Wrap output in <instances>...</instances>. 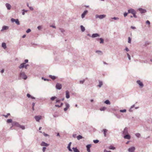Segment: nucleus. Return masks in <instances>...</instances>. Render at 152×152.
Wrapping results in <instances>:
<instances>
[{
  "label": "nucleus",
  "mask_w": 152,
  "mask_h": 152,
  "mask_svg": "<svg viewBox=\"0 0 152 152\" xmlns=\"http://www.w3.org/2000/svg\"><path fill=\"white\" fill-rule=\"evenodd\" d=\"M27 78V76L25 75V73L23 72H21L19 74V79H23L24 80H26Z\"/></svg>",
  "instance_id": "obj_1"
},
{
  "label": "nucleus",
  "mask_w": 152,
  "mask_h": 152,
  "mask_svg": "<svg viewBox=\"0 0 152 152\" xmlns=\"http://www.w3.org/2000/svg\"><path fill=\"white\" fill-rule=\"evenodd\" d=\"M12 126L19 127L22 129H25V126H24L20 125L18 123L16 122H14L12 123Z\"/></svg>",
  "instance_id": "obj_2"
},
{
  "label": "nucleus",
  "mask_w": 152,
  "mask_h": 152,
  "mask_svg": "<svg viewBox=\"0 0 152 152\" xmlns=\"http://www.w3.org/2000/svg\"><path fill=\"white\" fill-rule=\"evenodd\" d=\"M106 15L104 14L100 15H95V18H99L100 19H102L105 18L106 17Z\"/></svg>",
  "instance_id": "obj_3"
},
{
  "label": "nucleus",
  "mask_w": 152,
  "mask_h": 152,
  "mask_svg": "<svg viewBox=\"0 0 152 152\" xmlns=\"http://www.w3.org/2000/svg\"><path fill=\"white\" fill-rule=\"evenodd\" d=\"M56 89L60 90L62 86L61 84L58 83L56 84Z\"/></svg>",
  "instance_id": "obj_4"
},
{
  "label": "nucleus",
  "mask_w": 152,
  "mask_h": 152,
  "mask_svg": "<svg viewBox=\"0 0 152 152\" xmlns=\"http://www.w3.org/2000/svg\"><path fill=\"white\" fill-rule=\"evenodd\" d=\"M135 148L134 147H132L129 148L128 150L129 152H134Z\"/></svg>",
  "instance_id": "obj_5"
},
{
  "label": "nucleus",
  "mask_w": 152,
  "mask_h": 152,
  "mask_svg": "<svg viewBox=\"0 0 152 152\" xmlns=\"http://www.w3.org/2000/svg\"><path fill=\"white\" fill-rule=\"evenodd\" d=\"M137 83L139 85L140 87L141 88H142L143 87V84L142 83V82L140 81V80H137Z\"/></svg>",
  "instance_id": "obj_6"
},
{
  "label": "nucleus",
  "mask_w": 152,
  "mask_h": 152,
  "mask_svg": "<svg viewBox=\"0 0 152 152\" xmlns=\"http://www.w3.org/2000/svg\"><path fill=\"white\" fill-rule=\"evenodd\" d=\"M88 12V11L87 10H85L83 12V13L81 15V17L82 18H84L86 15L87 14V13Z\"/></svg>",
  "instance_id": "obj_7"
},
{
  "label": "nucleus",
  "mask_w": 152,
  "mask_h": 152,
  "mask_svg": "<svg viewBox=\"0 0 152 152\" xmlns=\"http://www.w3.org/2000/svg\"><path fill=\"white\" fill-rule=\"evenodd\" d=\"M35 118L37 121H39V120L41 118V116H36L35 117Z\"/></svg>",
  "instance_id": "obj_8"
},
{
  "label": "nucleus",
  "mask_w": 152,
  "mask_h": 152,
  "mask_svg": "<svg viewBox=\"0 0 152 152\" xmlns=\"http://www.w3.org/2000/svg\"><path fill=\"white\" fill-rule=\"evenodd\" d=\"M138 10L141 13H145L146 12V10L142 8H139Z\"/></svg>",
  "instance_id": "obj_9"
},
{
  "label": "nucleus",
  "mask_w": 152,
  "mask_h": 152,
  "mask_svg": "<svg viewBox=\"0 0 152 152\" xmlns=\"http://www.w3.org/2000/svg\"><path fill=\"white\" fill-rule=\"evenodd\" d=\"M65 105L66 107L64 109V111H66L69 107V105L67 103H65Z\"/></svg>",
  "instance_id": "obj_10"
},
{
  "label": "nucleus",
  "mask_w": 152,
  "mask_h": 152,
  "mask_svg": "<svg viewBox=\"0 0 152 152\" xmlns=\"http://www.w3.org/2000/svg\"><path fill=\"white\" fill-rule=\"evenodd\" d=\"M5 6L8 10H10L11 9V6L9 4L6 3Z\"/></svg>",
  "instance_id": "obj_11"
},
{
  "label": "nucleus",
  "mask_w": 152,
  "mask_h": 152,
  "mask_svg": "<svg viewBox=\"0 0 152 152\" xmlns=\"http://www.w3.org/2000/svg\"><path fill=\"white\" fill-rule=\"evenodd\" d=\"M99 35L97 33L93 34L91 36V37L92 38H95L98 37H99Z\"/></svg>",
  "instance_id": "obj_12"
},
{
  "label": "nucleus",
  "mask_w": 152,
  "mask_h": 152,
  "mask_svg": "<svg viewBox=\"0 0 152 152\" xmlns=\"http://www.w3.org/2000/svg\"><path fill=\"white\" fill-rule=\"evenodd\" d=\"M128 11V13H131L132 14L135 12L134 10L132 9H130Z\"/></svg>",
  "instance_id": "obj_13"
},
{
  "label": "nucleus",
  "mask_w": 152,
  "mask_h": 152,
  "mask_svg": "<svg viewBox=\"0 0 152 152\" xmlns=\"http://www.w3.org/2000/svg\"><path fill=\"white\" fill-rule=\"evenodd\" d=\"M9 28V27L7 26H4L2 28V29L1 30V31H3L4 30H6Z\"/></svg>",
  "instance_id": "obj_14"
},
{
  "label": "nucleus",
  "mask_w": 152,
  "mask_h": 152,
  "mask_svg": "<svg viewBox=\"0 0 152 152\" xmlns=\"http://www.w3.org/2000/svg\"><path fill=\"white\" fill-rule=\"evenodd\" d=\"M41 145L42 146H45L47 147L49 145V144L45 142H43L41 143Z\"/></svg>",
  "instance_id": "obj_15"
},
{
  "label": "nucleus",
  "mask_w": 152,
  "mask_h": 152,
  "mask_svg": "<svg viewBox=\"0 0 152 152\" xmlns=\"http://www.w3.org/2000/svg\"><path fill=\"white\" fill-rule=\"evenodd\" d=\"M91 147V144L88 145L86 146V148H87V151L88 152H90V148Z\"/></svg>",
  "instance_id": "obj_16"
},
{
  "label": "nucleus",
  "mask_w": 152,
  "mask_h": 152,
  "mask_svg": "<svg viewBox=\"0 0 152 152\" xmlns=\"http://www.w3.org/2000/svg\"><path fill=\"white\" fill-rule=\"evenodd\" d=\"M123 133L124 134H126L128 133V129L127 128H125L123 132Z\"/></svg>",
  "instance_id": "obj_17"
},
{
  "label": "nucleus",
  "mask_w": 152,
  "mask_h": 152,
  "mask_svg": "<svg viewBox=\"0 0 152 152\" xmlns=\"http://www.w3.org/2000/svg\"><path fill=\"white\" fill-rule=\"evenodd\" d=\"M130 136L129 135L126 134L125 136H124V138L125 139H130Z\"/></svg>",
  "instance_id": "obj_18"
},
{
  "label": "nucleus",
  "mask_w": 152,
  "mask_h": 152,
  "mask_svg": "<svg viewBox=\"0 0 152 152\" xmlns=\"http://www.w3.org/2000/svg\"><path fill=\"white\" fill-rule=\"evenodd\" d=\"M25 64V63H23L21 64L20 66H19V69H21L24 67Z\"/></svg>",
  "instance_id": "obj_19"
},
{
  "label": "nucleus",
  "mask_w": 152,
  "mask_h": 152,
  "mask_svg": "<svg viewBox=\"0 0 152 152\" xmlns=\"http://www.w3.org/2000/svg\"><path fill=\"white\" fill-rule=\"evenodd\" d=\"M97 40H100V44H103V43H104V39H102V38H98L97 39Z\"/></svg>",
  "instance_id": "obj_20"
},
{
  "label": "nucleus",
  "mask_w": 152,
  "mask_h": 152,
  "mask_svg": "<svg viewBox=\"0 0 152 152\" xmlns=\"http://www.w3.org/2000/svg\"><path fill=\"white\" fill-rule=\"evenodd\" d=\"M71 142H70L69 143V144L68 145V146L67 147V148L68 149L69 151H72V150L70 148V147L71 145Z\"/></svg>",
  "instance_id": "obj_21"
},
{
  "label": "nucleus",
  "mask_w": 152,
  "mask_h": 152,
  "mask_svg": "<svg viewBox=\"0 0 152 152\" xmlns=\"http://www.w3.org/2000/svg\"><path fill=\"white\" fill-rule=\"evenodd\" d=\"M99 85H98V86L99 88H100L102 86V85L103 83L102 82V81H99Z\"/></svg>",
  "instance_id": "obj_22"
},
{
  "label": "nucleus",
  "mask_w": 152,
  "mask_h": 152,
  "mask_svg": "<svg viewBox=\"0 0 152 152\" xmlns=\"http://www.w3.org/2000/svg\"><path fill=\"white\" fill-rule=\"evenodd\" d=\"M103 132H104V136L105 137H106V133L107 132V130L106 129H104L103 130Z\"/></svg>",
  "instance_id": "obj_23"
},
{
  "label": "nucleus",
  "mask_w": 152,
  "mask_h": 152,
  "mask_svg": "<svg viewBox=\"0 0 152 152\" xmlns=\"http://www.w3.org/2000/svg\"><path fill=\"white\" fill-rule=\"evenodd\" d=\"M80 28H81V31L82 32H84L85 31V28L83 26L81 25L80 26Z\"/></svg>",
  "instance_id": "obj_24"
},
{
  "label": "nucleus",
  "mask_w": 152,
  "mask_h": 152,
  "mask_svg": "<svg viewBox=\"0 0 152 152\" xmlns=\"http://www.w3.org/2000/svg\"><path fill=\"white\" fill-rule=\"evenodd\" d=\"M2 47H3L4 49H6V43L4 42L2 43Z\"/></svg>",
  "instance_id": "obj_25"
},
{
  "label": "nucleus",
  "mask_w": 152,
  "mask_h": 152,
  "mask_svg": "<svg viewBox=\"0 0 152 152\" xmlns=\"http://www.w3.org/2000/svg\"><path fill=\"white\" fill-rule=\"evenodd\" d=\"M49 77L53 80H54L56 79V77L54 76L50 75Z\"/></svg>",
  "instance_id": "obj_26"
},
{
  "label": "nucleus",
  "mask_w": 152,
  "mask_h": 152,
  "mask_svg": "<svg viewBox=\"0 0 152 152\" xmlns=\"http://www.w3.org/2000/svg\"><path fill=\"white\" fill-rule=\"evenodd\" d=\"M72 149L74 152H80L76 148H73Z\"/></svg>",
  "instance_id": "obj_27"
},
{
  "label": "nucleus",
  "mask_w": 152,
  "mask_h": 152,
  "mask_svg": "<svg viewBox=\"0 0 152 152\" xmlns=\"http://www.w3.org/2000/svg\"><path fill=\"white\" fill-rule=\"evenodd\" d=\"M15 22L17 25H19L20 24V22L17 19H16Z\"/></svg>",
  "instance_id": "obj_28"
},
{
  "label": "nucleus",
  "mask_w": 152,
  "mask_h": 152,
  "mask_svg": "<svg viewBox=\"0 0 152 152\" xmlns=\"http://www.w3.org/2000/svg\"><path fill=\"white\" fill-rule=\"evenodd\" d=\"M63 104V103H61V104L60 105H55V107H60L62 106Z\"/></svg>",
  "instance_id": "obj_29"
},
{
  "label": "nucleus",
  "mask_w": 152,
  "mask_h": 152,
  "mask_svg": "<svg viewBox=\"0 0 152 152\" xmlns=\"http://www.w3.org/2000/svg\"><path fill=\"white\" fill-rule=\"evenodd\" d=\"M106 109V107H101L100 109V110L101 111H104Z\"/></svg>",
  "instance_id": "obj_30"
},
{
  "label": "nucleus",
  "mask_w": 152,
  "mask_h": 152,
  "mask_svg": "<svg viewBox=\"0 0 152 152\" xmlns=\"http://www.w3.org/2000/svg\"><path fill=\"white\" fill-rule=\"evenodd\" d=\"M83 138V137L80 135H79L77 137V140H79L80 139H81Z\"/></svg>",
  "instance_id": "obj_31"
},
{
  "label": "nucleus",
  "mask_w": 152,
  "mask_h": 152,
  "mask_svg": "<svg viewBox=\"0 0 152 152\" xmlns=\"http://www.w3.org/2000/svg\"><path fill=\"white\" fill-rule=\"evenodd\" d=\"M96 53H98V54H102V52L100 50H96Z\"/></svg>",
  "instance_id": "obj_32"
},
{
  "label": "nucleus",
  "mask_w": 152,
  "mask_h": 152,
  "mask_svg": "<svg viewBox=\"0 0 152 152\" xmlns=\"http://www.w3.org/2000/svg\"><path fill=\"white\" fill-rule=\"evenodd\" d=\"M104 103L107 104H110V102L109 100H106L104 102Z\"/></svg>",
  "instance_id": "obj_33"
},
{
  "label": "nucleus",
  "mask_w": 152,
  "mask_h": 152,
  "mask_svg": "<svg viewBox=\"0 0 152 152\" xmlns=\"http://www.w3.org/2000/svg\"><path fill=\"white\" fill-rule=\"evenodd\" d=\"M135 135L138 137H140V133H137L135 134Z\"/></svg>",
  "instance_id": "obj_34"
},
{
  "label": "nucleus",
  "mask_w": 152,
  "mask_h": 152,
  "mask_svg": "<svg viewBox=\"0 0 152 152\" xmlns=\"http://www.w3.org/2000/svg\"><path fill=\"white\" fill-rule=\"evenodd\" d=\"M7 122L8 123H12V120L11 119H8L7 121Z\"/></svg>",
  "instance_id": "obj_35"
},
{
  "label": "nucleus",
  "mask_w": 152,
  "mask_h": 152,
  "mask_svg": "<svg viewBox=\"0 0 152 152\" xmlns=\"http://www.w3.org/2000/svg\"><path fill=\"white\" fill-rule=\"evenodd\" d=\"M131 38L130 37H128V42L129 43H131Z\"/></svg>",
  "instance_id": "obj_36"
},
{
  "label": "nucleus",
  "mask_w": 152,
  "mask_h": 152,
  "mask_svg": "<svg viewBox=\"0 0 152 152\" xmlns=\"http://www.w3.org/2000/svg\"><path fill=\"white\" fill-rule=\"evenodd\" d=\"M111 19H114L115 20H118L119 19L118 18L115 17H113V18H112Z\"/></svg>",
  "instance_id": "obj_37"
},
{
  "label": "nucleus",
  "mask_w": 152,
  "mask_h": 152,
  "mask_svg": "<svg viewBox=\"0 0 152 152\" xmlns=\"http://www.w3.org/2000/svg\"><path fill=\"white\" fill-rule=\"evenodd\" d=\"M109 149L112 150H114L115 149V147H114L113 146H111L109 147Z\"/></svg>",
  "instance_id": "obj_38"
},
{
  "label": "nucleus",
  "mask_w": 152,
  "mask_h": 152,
  "mask_svg": "<svg viewBox=\"0 0 152 152\" xmlns=\"http://www.w3.org/2000/svg\"><path fill=\"white\" fill-rule=\"evenodd\" d=\"M85 79H83L82 80H80V84H83V83H84V82H85Z\"/></svg>",
  "instance_id": "obj_39"
},
{
  "label": "nucleus",
  "mask_w": 152,
  "mask_h": 152,
  "mask_svg": "<svg viewBox=\"0 0 152 152\" xmlns=\"http://www.w3.org/2000/svg\"><path fill=\"white\" fill-rule=\"evenodd\" d=\"M127 56H128L129 59V60H131V57H130V55H129V54L128 53H127Z\"/></svg>",
  "instance_id": "obj_40"
},
{
  "label": "nucleus",
  "mask_w": 152,
  "mask_h": 152,
  "mask_svg": "<svg viewBox=\"0 0 152 152\" xmlns=\"http://www.w3.org/2000/svg\"><path fill=\"white\" fill-rule=\"evenodd\" d=\"M56 97L55 96H53V97H52L51 98V100L53 101V100H54L55 99H56Z\"/></svg>",
  "instance_id": "obj_41"
},
{
  "label": "nucleus",
  "mask_w": 152,
  "mask_h": 152,
  "mask_svg": "<svg viewBox=\"0 0 152 152\" xmlns=\"http://www.w3.org/2000/svg\"><path fill=\"white\" fill-rule=\"evenodd\" d=\"M60 30L61 32L62 33H63L65 31V30L62 29V28H60Z\"/></svg>",
  "instance_id": "obj_42"
},
{
  "label": "nucleus",
  "mask_w": 152,
  "mask_h": 152,
  "mask_svg": "<svg viewBox=\"0 0 152 152\" xmlns=\"http://www.w3.org/2000/svg\"><path fill=\"white\" fill-rule=\"evenodd\" d=\"M31 31V30L30 28L28 29L26 31V32L27 33H28Z\"/></svg>",
  "instance_id": "obj_43"
},
{
  "label": "nucleus",
  "mask_w": 152,
  "mask_h": 152,
  "mask_svg": "<svg viewBox=\"0 0 152 152\" xmlns=\"http://www.w3.org/2000/svg\"><path fill=\"white\" fill-rule=\"evenodd\" d=\"M126 110L125 109L120 110V112H126Z\"/></svg>",
  "instance_id": "obj_44"
},
{
  "label": "nucleus",
  "mask_w": 152,
  "mask_h": 152,
  "mask_svg": "<svg viewBox=\"0 0 152 152\" xmlns=\"http://www.w3.org/2000/svg\"><path fill=\"white\" fill-rule=\"evenodd\" d=\"M99 140H94L93 141L95 143H97L99 142Z\"/></svg>",
  "instance_id": "obj_45"
},
{
  "label": "nucleus",
  "mask_w": 152,
  "mask_h": 152,
  "mask_svg": "<svg viewBox=\"0 0 152 152\" xmlns=\"http://www.w3.org/2000/svg\"><path fill=\"white\" fill-rule=\"evenodd\" d=\"M16 20V19H14L13 18H12L11 19V21L12 22H15V20Z\"/></svg>",
  "instance_id": "obj_46"
},
{
  "label": "nucleus",
  "mask_w": 152,
  "mask_h": 152,
  "mask_svg": "<svg viewBox=\"0 0 152 152\" xmlns=\"http://www.w3.org/2000/svg\"><path fill=\"white\" fill-rule=\"evenodd\" d=\"M146 23L148 25H150V23L149 20H147L146 22Z\"/></svg>",
  "instance_id": "obj_47"
},
{
  "label": "nucleus",
  "mask_w": 152,
  "mask_h": 152,
  "mask_svg": "<svg viewBox=\"0 0 152 152\" xmlns=\"http://www.w3.org/2000/svg\"><path fill=\"white\" fill-rule=\"evenodd\" d=\"M27 96L28 97V98H31L32 99H35L34 97L32 96H31L29 95V96Z\"/></svg>",
  "instance_id": "obj_48"
},
{
  "label": "nucleus",
  "mask_w": 152,
  "mask_h": 152,
  "mask_svg": "<svg viewBox=\"0 0 152 152\" xmlns=\"http://www.w3.org/2000/svg\"><path fill=\"white\" fill-rule=\"evenodd\" d=\"M69 92L67 91L66 92V95H69Z\"/></svg>",
  "instance_id": "obj_49"
},
{
  "label": "nucleus",
  "mask_w": 152,
  "mask_h": 152,
  "mask_svg": "<svg viewBox=\"0 0 152 152\" xmlns=\"http://www.w3.org/2000/svg\"><path fill=\"white\" fill-rule=\"evenodd\" d=\"M135 14H136L135 12L134 13H133V16H134L135 18H137V16Z\"/></svg>",
  "instance_id": "obj_50"
},
{
  "label": "nucleus",
  "mask_w": 152,
  "mask_h": 152,
  "mask_svg": "<svg viewBox=\"0 0 152 152\" xmlns=\"http://www.w3.org/2000/svg\"><path fill=\"white\" fill-rule=\"evenodd\" d=\"M43 133L44 136L45 137L49 136V135L48 134L45 133V132H43Z\"/></svg>",
  "instance_id": "obj_51"
},
{
  "label": "nucleus",
  "mask_w": 152,
  "mask_h": 152,
  "mask_svg": "<svg viewBox=\"0 0 152 152\" xmlns=\"http://www.w3.org/2000/svg\"><path fill=\"white\" fill-rule=\"evenodd\" d=\"M127 14L128 13H126V12H124V17H126L127 15Z\"/></svg>",
  "instance_id": "obj_52"
},
{
  "label": "nucleus",
  "mask_w": 152,
  "mask_h": 152,
  "mask_svg": "<svg viewBox=\"0 0 152 152\" xmlns=\"http://www.w3.org/2000/svg\"><path fill=\"white\" fill-rule=\"evenodd\" d=\"M25 62L23 63H25V64L26 63H27L28 62V59H25L24 61Z\"/></svg>",
  "instance_id": "obj_53"
},
{
  "label": "nucleus",
  "mask_w": 152,
  "mask_h": 152,
  "mask_svg": "<svg viewBox=\"0 0 152 152\" xmlns=\"http://www.w3.org/2000/svg\"><path fill=\"white\" fill-rule=\"evenodd\" d=\"M124 50H126V51H128L129 50L128 48L127 47H126V48Z\"/></svg>",
  "instance_id": "obj_54"
},
{
  "label": "nucleus",
  "mask_w": 152,
  "mask_h": 152,
  "mask_svg": "<svg viewBox=\"0 0 152 152\" xmlns=\"http://www.w3.org/2000/svg\"><path fill=\"white\" fill-rule=\"evenodd\" d=\"M29 9H30V10L31 11L33 10H34L33 8L32 7H29Z\"/></svg>",
  "instance_id": "obj_55"
},
{
  "label": "nucleus",
  "mask_w": 152,
  "mask_h": 152,
  "mask_svg": "<svg viewBox=\"0 0 152 152\" xmlns=\"http://www.w3.org/2000/svg\"><path fill=\"white\" fill-rule=\"evenodd\" d=\"M42 79H43L45 81L49 80L46 78H45L43 77H42Z\"/></svg>",
  "instance_id": "obj_56"
},
{
  "label": "nucleus",
  "mask_w": 152,
  "mask_h": 152,
  "mask_svg": "<svg viewBox=\"0 0 152 152\" xmlns=\"http://www.w3.org/2000/svg\"><path fill=\"white\" fill-rule=\"evenodd\" d=\"M34 105H35V103H33L32 104V106H33L32 109L33 110H34Z\"/></svg>",
  "instance_id": "obj_57"
},
{
  "label": "nucleus",
  "mask_w": 152,
  "mask_h": 152,
  "mask_svg": "<svg viewBox=\"0 0 152 152\" xmlns=\"http://www.w3.org/2000/svg\"><path fill=\"white\" fill-rule=\"evenodd\" d=\"M61 101V100L60 99H56V102H60V101Z\"/></svg>",
  "instance_id": "obj_58"
},
{
  "label": "nucleus",
  "mask_w": 152,
  "mask_h": 152,
  "mask_svg": "<svg viewBox=\"0 0 152 152\" xmlns=\"http://www.w3.org/2000/svg\"><path fill=\"white\" fill-rule=\"evenodd\" d=\"M29 65L28 64H26V65H25L24 68L26 69H27V67Z\"/></svg>",
  "instance_id": "obj_59"
},
{
  "label": "nucleus",
  "mask_w": 152,
  "mask_h": 152,
  "mask_svg": "<svg viewBox=\"0 0 152 152\" xmlns=\"http://www.w3.org/2000/svg\"><path fill=\"white\" fill-rule=\"evenodd\" d=\"M50 27H52V28H56V27L55 26H53V25H50Z\"/></svg>",
  "instance_id": "obj_60"
},
{
  "label": "nucleus",
  "mask_w": 152,
  "mask_h": 152,
  "mask_svg": "<svg viewBox=\"0 0 152 152\" xmlns=\"http://www.w3.org/2000/svg\"><path fill=\"white\" fill-rule=\"evenodd\" d=\"M46 149V147H43V149H42L43 152H45V151Z\"/></svg>",
  "instance_id": "obj_61"
},
{
  "label": "nucleus",
  "mask_w": 152,
  "mask_h": 152,
  "mask_svg": "<svg viewBox=\"0 0 152 152\" xmlns=\"http://www.w3.org/2000/svg\"><path fill=\"white\" fill-rule=\"evenodd\" d=\"M131 28L133 29H135L136 28L135 27L133 26H131Z\"/></svg>",
  "instance_id": "obj_62"
},
{
  "label": "nucleus",
  "mask_w": 152,
  "mask_h": 152,
  "mask_svg": "<svg viewBox=\"0 0 152 152\" xmlns=\"http://www.w3.org/2000/svg\"><path fill=\"white\" fill-rule=\"evenodd\" d=\"M10 115V113H8L7 115H4V116H5V117L7 118L8 117V115Z\"/></svg>",
  "instance_id": "obj_63"
},
{
  "label": "nucleus",
  "mask_w": 152,
  "mask_h": 152,
  "mask_svg": "<svg viewBox=\"0 0 152 152\" xmlns=\"http://www.w3.org/2000/svg\"><path fill=\"white\" fill-rule=\"evenodd\" d=\"M37 28L40 30L41 28V26H39L37 27Z\"/></svg>",
  "instance_id": "obj_64"
}]
</instances>
